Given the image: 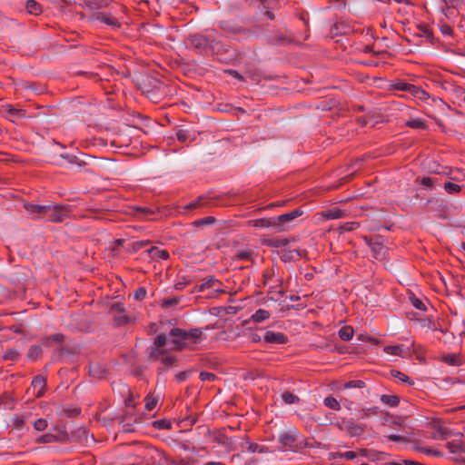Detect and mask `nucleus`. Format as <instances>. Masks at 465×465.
<instances>
[{"mask_svg":"<svg viewBox=\"0 0 465 465\" xmlns=\"http://www.w3.org/2000/svg\"><path fill=\"white\" fill-rule=\"evenodd\" d=\"M202 334L203 329L201 328H193L188 331L181 328H173L168 334L171 338V350L182 351L184 349L191 348L201 341Z\"/></svg>","mask_w":465,"mask_h":465,"instance_id":"1","label":"nucleus"},{"mask_svg":"<svg viewBox=\"0 0 465 465\" xmlns=\"http://www.w3.org/2000/svg\"><path fill=\"white\" fill-rule=\"evenodd\" d=\"M188 47L197 50L201 54L222 53L225 51V45L217 39L203 34H193L187 37Z\"/></svg>","mask_w":465,"mask_h":465,"instance_id":"2","label":"nucleus"},{"mask_svg":"<svg viewBox=\"0 0 465 465\" xmlns=\"http://www.w3.org/2000/svg\"><path fill=\"white\" fill-rule=\"evenodd\" d=\"M278 441L281 444L280 450L283 451L301 452L305 448L312 447L308 440L303 438L296 429L280 433Z\"/></svg>","mask_w":465,"mask_h":465,"instance_id":"3","label":"nucleus"},{"mask_svg":"<svg viewBox=\"0 0 465 465\" xmlns=\"http://www.w3.org/2000/svg\"><path fill=\"white\" fill-rule=\"evenodd\" d=\"M219 27L223 31L235 36L237 40L247 39L254 35L252 29L245 28L229 21H220Z\"/></svg>","mask_w":465,"mask_h":465,"instance_id":"4","label":"nucleus"},{"mask_svg":"<svg viewBox=\"0 0 465 465\" xmlns=\"http://www.w3.org/2000/svg\"><path fill=\"white\" fill-rule=\"evenodd\" d=\"M70 212V207L66 205L48 204L45 212L44 219L53 223H62Z\"/></svg>","mask_w":465,"mask_h":465,"instance_id":"5","label":"nucleus"},{"mask_svg":"<svg viewBox=\"0 0 465 465\" xmlns=\"http://www.w3.org/2000/svg\"><path fill=\"white\" fill-rule=\"evenodd\" d=\"M89 21L104 24L113 30H116L121 27V23L118 18L107 12H94L90 15Z\"/></svg>","mask_w":465,"mask_h":465,"instance_id":"6","label":"nucleus"},{"mask_svg":"<svg viewBox=\"0 0 465 465\" xmlns=\"http://www.w3.org/2000/svg\"><path fill=\"white\" fill-rule=\"evenodd\" d=\"M303 211L300 208L294 209L290 213H286L281 214L279 216L274 217L275 222V232H284L289 228L288 223L292 222L294 219L302 215Z\"/></svg>","mask_w":465,"mask_h":465,"instance_id":"7","label":"nucleus"},{"mask_svg":"<svg viewBox=\"0 0 465 465\" xmlns=\"http://www.w3.org/2000/svg\"><path fill=\"white\" fill-rule=\"evenodd\" d=\"M393 89L408 92L411 95H413L414 97L419 98V99H424L426 96L429 95L428 93H426L420 87L416 86L411 84H409V83L401 82V81H399L396 84H394Z\"/></svg>","mask_w":465,"mask_h":465,"instance_id":"8","label":"nucleus"},{"mask_svg":"<svg viewBox=\"0 0 465 465\" xmlns=\"http://www.w3.org/2000/svg\"><path fill=\"white\" fill-rule=\"evenodd\" d=\"M260 2L258 10L263 14L269 20H274L275 15L273 10L280 7V2L278 0H258Z\"/></svg>","mask_w":465,"mask_h":465,"instance_id":"9","label":"nucleus"},{"mask_svg":"<svg viewBox=\"0 0 465 465\" xmlns=\"http://www.w3.org/2000/svg\"><path fill=\"white\" fill-rule=\"evenodd\" d=\"M239 448L246 450L252 453H267L269 451L268 447L251 442L248 436H243L242 438V440L239 442Z\"/></svg>","mask_w":465,"mask_h":465,"instance_id":"10","label":"nucleus"},{"mask_svg":"<svg viewBox=\"0 0 465 465\" xmlns=\"http://www.w3.org/2000/svg\"><path fill=\"white\" fill-rule=\"evenodd\" d=\"M341 429L345 430L351 437L360 436L364 432V427L356 424L352 419L343 420Z\"/></svg>","mask_w":465,"mask_h":465,"instance_id":"11","label":"nucleus"},{"mask_svg":"<svg viewBox=\"0 0 465 465\" xmlns=\"http://www.w3.org/2000/svg\"><path fill=\"white\" fill-rule=\"evenodd\" d=\"M384 351L391 355L407 357L411 355V347L405 346L404 344L388 345L384 347Z\"/></svg>","mask_w":465,"mask_h":465,"instance_id":"12","label":"nucleus"},{"mask_svg":"<svg viewBox=\"0 0 465 465\" xmlns=\"http://www.w3.org/2000/svg\"><path fill=\"white\" fill-rule=\"evenodd\" d=\"M263 340L267 343L272 344H285L288 341V338L282 332H274L267 331L264 333Z\"/></svg>","mask_w":465,"mask_h":465,"instance_id":"13","label":"nucleus"},{"mask_svg":"<svg viewBox=\"0 0 465 465\" xmlns=\"http://www.w3.org/2000/svg\"><path fill=\"white\" fill-rule=\"evenodd\" d=\"M351 30L349 24L344 21H338L331 26L330 34L331 37H335L337 35H348Z\"/></svg>","mask_w":465,"mask_h":465,"instance_id":"14","label":"nucleus"},{"mask_svg":"<svg viewBox=\"0 0 465 465\" xmlns=\"http://www.w3.org/2000/svg\"><path fill=\"white\" fill-rule=\"evenodd\" d=\"M64 336L63 334H60V333L52 334L50 336L45 337L42 340V343L44 346H50V344L52 342H55V343L59 344V347L54 352V356L56 353L60 355V354H62V351H63V348L61 347V345L64 341Z\"/></svg>","mask_w":465,"mask_h":465,"instance_id":"15","label":"nucleus"},{"mask_svg":"<svg viewBox=\"0 0 465 465\" xmlns=\"http://www.w3.org/2000/svg\"><path fill=\"white\" fill-rule=\"evenodd\" d=\"M304 252H305V251L299 250V249L284 250L281 256V260L283 262H295V261L301 259L303 256Z\"/></svg>","mask_w":465,"mask_h":465,"instance_id":"16","label":"nucleus"},{"mask_svg":"<svg viewBox=\"0 0 465 465\" xmlns=\"http://www.w3.org/2000/svg\"><path fill=\"white\" fill-rule=\"evenodd\" d=\"M24 207L29 213L35 215L36 218L44 219L45 212L46 211V205L25 203Z\"/></svg>","mask_w":465,"mask_h":465,"instance_id":"17","label":"nucleus"},{"mask_svg":"<svg viewBox=\"0 0 465 465\" xmlns=\"http://www.w3.org/2000/svg\"><path fill=\"white\" fill-rule=\"evenodd\" d=\"M31 384L35 389H38L37 392L35 393V396L42 397L44 395L45 389L46 386V379L42 375H37L34 377Z\"/></svg>","mask_w":465,"mask_h":465,"instance_id":"18","label":"nucleus"},{"mask_svg":"<svg viewBox=\"0 0 465 465\" xmlns=\"http://www.w3.org/2000/svg\"><path fill=\"white\" fill-rule=\"evenodd\" d=\"M107 371L99 363H93L89 366V375L95 379L105 378Z\"/></svg>","mask_w":465,"mask_h":465,"instance_id":"19","label":"nucleus"},{"mask_svg":"<svg viewBox=\"0 0 465 465\" xmlns=\"http://www.w3.org/2000/svg\"><path fill=\"white\" fill-rule=\"evenodd\" d=\"M447 449L454 454L465 453V443L460 440H454L447 442Z\"/></svg>","mask_w":465,"mask_h":465,"instance_id":"20","label":"nucleus"},{"mask_svg":"<svg viewBox=\"0 0 465 465\" xmlns=\"http://www.w3.org/2000/svg\"><path fill=\"white\" fill-rule=\"evenodd\" d=\"M216 284L221 285L219 280H217L214 276H208L204 279L203 282L195 286V289L198 292H203L204 290L209 288H213Z\"/></svg>","mask_w":465,"mask_h":465,"instance_id":"21","label":"nucleus"},{"mask_svg":"<svg viewBox=\"0 0 465 465\" xmlns=\"http://www.w3.org/2000/svg\"><path fill=\"white\" fill-rule=\"evenodd\" d=\"M290 242H291L290 239L276 237V238L265 239L263 241V243L269 247L280 248V247L288 245L290 243Z\"/></svg>","mask_w":465,"mask_h":465,"instance_id":"22","label":"nucleus"},{"mask_svg":"<svg viewBox=\"0 0 465 465\" xmlns=\"http://www.w3.org/2000/svg\"><path fill=\"white\" fill-rule=\"evenodd\" d=\"M254 227L260 228H273L275 230L274 217L271 218H260L252 221Z\"/></svg>","mask_w":465,"mask_h":465,"instance_id":"23","label":"nucleus"},{"mask_svg":"<svg viewBox=\"0 0 465 465\" xmlns=\"http://www.w3.org/2000/svg\"><path fill=\"white\" fill-rule=\"evenodd\" d=\"M441 361L450 366H460L462 364L460 355L456 353L444 354L441 357Z\"/></svg>","mask_w":465,"mask_h":465,"instance_id":"24","label":"nucleus"},{"mask_svg":"<svg viewBox=\"0 0 465 465\" xmlns=\"http://www.w3.org/2000/svg\"><path fill=\"white\" fill-rule=\"evenodd\" d=\"M434 429L436 430V433L433 435L434 439L444 440L452 435V431L447 427L437 425Z\"/></svg>","mask_w":465,"mask_h":465,"instance_id":"25","label":"nucleus"},{"mask_svg":"<svg viewBox=\"0 0 465 465\" xmlns=\"http://www.w3.org/2000/svg\"><path fill=\"white\" fill-rule=\"evenodd\" d=\"M3 109L9 115L16 117V118H24L25 117V111L20 108H15L12 104H5L3 105Z\"/></svg>","mask_w":465,"mask_h":465,"instance_id":"26","label":"nucleus"},{"mask_svg":"<svg viewBox=\"0 0 465 465\" xmlns=\"http://www.w3.org/2000/svg\"><path fill=\"white\" fill-rule=\"evenodd\" d=\"M25 8L27 13L33 15H38L42 13L41 5L35 0H27Z\"/></svg>","mask_w":465,"mask_h":465,"instance_id":"27","label":"nucleus"},{"mask_svg":"<svg viewBox=\"0 0 465 465\" xmlns=\"http://www.w3.org/2000/svg\"><path fill=\"white\" fill-rule=\"evenodd\" d=\"M270 317V312L264 309H258L251 317L253 322H262Z\"/></svg>","mask_w":465,"mask_h":465,"instance_id":"28","label":"nucleus"},{"mask_svg":"<svg viewBox=\"0 0 465 465\" xmlns=\"http://www.w3.org/2000/svg\"><path fill=\"white\" fill-rule=\"evenodd\" d=\"M381 401L390 407H396L400 403V398L397 395L382 394L381 396Z\"/></svg>","mask_w":465,"mask_h":465,"instance_id":"29","label":"nucleus"},{"mask_svg":"<svg viewBox=\"0 0 465 465\" xmlns=\"http://www.w3.org/2000/svg\"><path fill=\"white\" fill-rule=\"evenodd\" d=\"M148 353L150 358L153 359H159V357H163L166 355L167 350L164 348L157 347L154 344L148 348Z\"/></svg>","mask_w":465,"mask_h":465,"instance_id":"30","label":"nucleus"},{"mask_svg":"<svg viewBox=\"0 0 465 465\" xmlns=\"http://www.w3.org/2000/svg\"><path fill=\"white\" fill-rule=\"evenodd\" d=\"M148 253L153 258H159L162 260H166L169 258V252L166 250H159L157 247H151L148 250Z\"/></svg>","mask_w":465,"mask_h":465,"instance_id":"31","label":"nucleus"},{"mask_svg":"<svg viewBox=\"0 0 465 465\" xmlns=\"http://www.w3.org/2000/svg\"><path fill=\"white\" fill-rule=\"evenodd\" d=\"M368 244L371 247L372 252L374 253L375 258H381L383 255L382 251L384 247L381 242L378 241H370L368 242Z\"/></svg>","mask_w":465,"mask_h":465,"instance_id":"32","label":"nucleus"},{"mask_svg":"<svg viewBox=\"0 0 465 465\" xmlns=\"http://www.w3.org/2000/svg\"><path fill=\"white\" fill-rule=\"evenodd\" d=\"M353 329L351 327V326H344L342 328L340 329L339 331V337L342 340V341H350L352 339L353 337Z\"/></svg>","mask_w":465,"mask_h":465,"instance_id":"33","label":"nucleus"},{"mask_svg":"<svg viewBox=\"0 0 465 465\" xmlns=\"http://www.w3.org/2000/svg\"><path fill=\"white\" fill-rule=\"evenodd\" d=\"M42 347L40 345L30 346L27 357L32 361H36L42 355Z\"/></svg>","mask_w":465,"mask_h":465,"instance_id":"34","label":"nucleus"},{"mask_svg":"<svg viewBox=\"0 0 465 465\" xmlns=\"http://www.w3.org/2000/svg\"><path fill=\"white\" fill-rule=\"evenodd\" d=\"M281 397L282 401L286 404H294L300 401V398L290 391L282 392Z\"/></svg>","mask_w":465,"mask_h":465,"instance_id":"35","label":"nucleus"},{"mask_svg":"<svg viewBox=\"0 0 465 465\" xmlns=\"http://www.w3.org/2000/svg\"><path fill=\"white\" fill-rule=\"evenodd\" d=\"M406 125L414 129H424L426 123L420 118H411L406 122Z\"/></svg>","mask_w":465,"mask_h":465,"instance_id":"36","label":"nucleus"},{"mask_svg":"<svg viewBox=\"0 0 465 465\" xmlns=\"http://www.w3.org/2000/svg\"><path fill=\"white\" fill-rule=\"evenodd\" d=\"M176 138L179 142L185 143L193 140L192 134L188 130L179 129L176 132Z\"/></svg>","mask_w":465,"mask_h":465,"instance_id":"37","label":"nucleus"},{"mask_svg":"<svg viewBox=\"0 0 465 465\" xmlns=\"http://www.w3.org/2000/svg\"><path fill=\"white\" fill-rule=\"evenodd\" d=\"M391 373L392 377L399 379L400 381H401L404 383H408L409 385L414 384V382L411 381V379L409 376H407L406 374H404L403 372H401L400 371L392 370L391 371Z\"/></svg>","mask_w":465,"mask_h":465,"instance_id":"38","label":"nucleus"},{"mask_svg":"<svg viewBox=\"0 0 465 465\" xmlns=\"http://www.w3.org/2000/svg\"><path fill=\"white\" fill-rule=\"evenodd\" d=\"M323 403L326 407L334 411H338L341 408L339 401L332 396L326 397Z\"/></svg>","mask_w":465,"mask_h":465,"instance_id":"39","label":"nucleus"},{"mask_svg":"<svg viewBox=\"0 0 465 465\" xmlns=\"http://www.w3.org/2000/svg\"><path fill=\"white\" fill-rule=\"evenodd\" d=\"M323 215L327 219H339L342 217L343 212L338 208H334L325 211Z\"/></svg>","mask_w":465,"mask_h":465,"instance_id":"40","label":"nucleus"},{"mask_svg":"<svg viewBox=\"0 0 465 465\" xmlns=\"http://www.w3.org/2000/svg\"><path fill=\"white\" fill-rule=\"evenodd\" d=\"M19 356H20L19 351L16 349L12 348V349L6 350L5 351L3 357L5 361H16L19 358Z\"/></svg>","mask_w":465,"mask_h":465,"instance_id":"41","label":"nucleus"},{"mask_svg":"<svg viewBox=\"0 0 465 465\" xmlns=\"http://www.w3.org/2000/svg\"><path fill=\"white\" fill-rule=\"evenodd\" d=\"M57 436L52 433H45L39 438H37L36 441L38 443H52L57 440Z\"/></svg>","mask_w":465,"mask_h":465,"instance_id":"42","label":"nucleus"},{"mask_svg":"<svg viewBox=\"0 0 465 465\" xmlns=\"http://www.w3.org/2000/svg\"><path fill=\"white\" fill-rule=\"evenodd\" d=\"M215 223V218L213 216H207L193 222L194 226L203 227L204 225H211Z\"/></svg>","mask_w":465,"mask_h":465,"instance_id":"43","label":"nucleus"},{"mask_svg":"<svg viewBox=\"0 0 465 465\" xmlns=\"http://www.w3.org/2000/svg\"><path fill=\"white\" fill-rule=\"evenodd\" d=\"M365 387V382L361 380H352L343 384V389L358 388L361 389Z\"/></svg>","mask_w":465,"mask_h":465,"instance_id":"44","label":"nucleus"},{"mask_svg":"<svg viewBox=\"0 0 465 465\" xmlns=\"http://www.w3.org/2000/svg\"><path fill=\"white\" fill-rule=\"evenodd\" d=\"M443 188L448 193L450 194L457 193L461 190L460 185L450 182L445 183Z\"/></svg>","mask_w":465,"mask_h":465,"instance_id":"45","label":"nucleus"},{"mask_svg":"<svg viewBox=\"0 0 465 465\" xmlns=\"http://www.w3.org/2000/svg\"><path fill=\"white\" fill-rule=\"evenodd\" d=\"M114 322L115 325L122 326L128 324L131 322V317L125 314L120 313L119 315L114 316Z\"/></svg>","mask_w":465,"mask_h":465,"instance_id":"46","label":"nucleus"},{"mask_svg":"<svg viewBox=\"0 0 465 465\" xmlns=\"http://www.w3.org/2000/svg\"><path fill=\"white\" fill-rule=\"evenodd\" d=\"M168 342V337L164 333L158 334L153 341V344L157 347L163 348Z\"/></svg>","mask_w":465,"mask_h":465,"instance_id":"47","label":"nucleus"},{"mask_svg":"<svg viewBox=\"0 0 465 465\" xmlns=\"http://www.w3.org/2000/svg\"><path fill=\"white\" fill-rule=\"evenodd\" d=\"M60 157L65 159L70 163L77 164L79 166L85 164L84 161L79 160L77 156L73 154H60Z\"/></svg>","mask_w":465,"mask_h":465,"instance_id":"48","label":"nucleus"},{"mask_svg":"<svg viewBox=\"0 0 465 465\" xmlns=\"http://www.w3.org/2000/svg\"><path fill=\"white\" fill-rule=\"evenodd\" d=\"M153 427L157 430H169L172 427L171 421L167 420H158L153 422Z\"/></svg>","mask_w":465,"mask_h":465,"instance_id":"49","label":"nucleus"},{"mask_svg":"<svg viewBox=\"0 0 465 465\" xmlns=\"http://www.w3.org/2000/svg\"><path fill=\"white\" fill-rule=\"evenodd\" d=\"M442 2L444 3L447 11L450 9H458L462 4L461 0H442Z\"/></svg>","mask_w":465,"mask_h":465,"instance_id":"50","label":"nucleus"},{"mask_svg":"<svg viewBox=\"0 0 465 465\" xmlns=\"http://www.w3.org/2000/svg\"><path fill=\"white\" fill-rule=\"evenodd\" d=\"M47 424L48 423L45 419L39 418L34 421L33 426H34L35 430H36L38 431H42L46 429Z\"/></svg>","mask_w":465,"mask_h":465,"instance_id":"51","label":"nucleus"},{"mask_svg":"<svg viewBox=\"0 0 465 465\" xmlns=\"http://www.w3.org/2000/svg\"><path fill=\"white\" fill-rule=\"evenodd\" d=\"M157 401V399L151 397L150 395H147L145 397V409L149 411H153L155 408Z\"/></svg>","mask_w":465,"mask_h":465,"instance_id":"52","label":"nucleus"},{"mask_svg":"<svg viewBox=\"0 0 465 465\" xmlns=\"http://www.w3.org/2000/svg\"><path fill=\"white\" fill-rule=\"evenodd\" d=\"M23 88L32 90L36 94H42L44 92V87L38 86L35 83H25Z\"/></svg>","mask_w":465,"mask_h":465,"instance_id":"53","label":"nucleus"},{"mask_svg":"<svg viewBox=\"0 0 465 465\" xmlns=\"http://www.w3.org/2000/svg\"><path fill=\"white\" fill-rule=\"evenodd\" d=\"M411 304L416 309H418L420 311H426L427 310L426 305L424 304V302L420 299L413 296V297L411 298Z\"/></svg>","mask_w":465,"mask_h":465,"instance_id":"54","label":"nucleus"},{"mask_svg":"<svg viewBox=\"0 0 465 465\" xmlns=\"http://www.w3.org/2000/svg\"><path fill=\"white\" fill-rule=\"evenodd\" d=\"M146 289L143 288V287H140L138 289H136L134 292V298L136 300V301H143L145 296H146Z\"/></svg>","mask_w":465,"mask_h":465,"instance_id":"55","label":"nucleus"},{"mask_svg":"<svg viewBox=\"0 0 465 465\" xmlns=\"http://www.w3.org/2000/svg\"><path fill=\"white\" fill-rule=\"evenodd\" d=\"M181 298H178V297H173V298H166L163 301V307L164 308H170L172 306H174L176 304H178V302H180Z\"/></svg>","mask_w":465,"mask_h":465,"instance_id":"56","label":"nucleus"},{"mask_svg":"<svg viewBox=\"0 0 465 465\" xmlns=\"http://www.w3.org/2000/svg\"><path fill=\"white\" fill-rule=\"evenodd\" d=\"M25 424V417L16 415L13 418V425L15 429L21 430Z\"/></svg>","mask_w":465,"mask_h":465,"instance_id":"57","label":"nucleus"},{"mask_svg":"<svg viewBox=\"0 0 465 465\" xmlns=\"http://www.w3.org/2000/svg\"><path fill=\"white\" fill-rule=\"evenodd\" d=\"M124 312V306L121 302H114L110 306V312L112 313H123Z\"/></svg>","mask_w":465,"mask_h":465,"instance_id":"58","label":"nucleus"},{"mask_svg":"<svg viewBox=\"0 0 465 465\" xmlns=\"http://www.w3.org/2000/svg\"><path fill=\"white\" fill-rule=\"evenodd\" d=\"M379 412V407L373 406L371 408H365L362 410V415L361 418L364 419L365 417H368L369 415H377Z\"/></svg>","mask_w":465,"mask_h":465,"instance_id":"59","label":"nucleus"},{"mask_svg":"<svg viewBox=\"0 0 465 465\" xmlns=\"http://www.w3.org/2000/svg\"><path fill=\"white\" fill-rule=\"evenodd\" d=\"M200 379L201 381H213L216 379V375L214 373H212V372H207V371H201L200 372Z\"/></svg>","mask_w":465,"mask_h":465,"instance_id":"60","label":"nucleus"},{"mask_svg":"<svg viewBox=\"0 0 465 465\" xmlns=\"http://www.w3.org/2000/svg\"><path fill=\"white\" fill-rule=\"evenodd\" d=\"M192 373V371H180L175 375V379L178 382L186 381Z\"/></svg>","mask_w":465,"mask_h":465,"instance_id":"61","label":"nucleus"},{"mask_svg":"<svg viewBox=\"0 0 465 465\" xmlns=\"http://www.w3.org/2000/svg\"><path fill=\"white\" fill-rule=\"evenodd\" d=\"M360 224L356 222H350V223H345L342 226H341V229L343 231H346V232H351V231H354L356 230L357 228H359Z\"/></svg>","mask_w":465,"mask_h":465,"instance_id":"62","label":"nucleus"},{"mask_svg":"<svg viewBox=\"0 0 465 465\" xmlns=\"http://www.w3.org/2000/svg\"><path fill=\"white\" fill-rule=\"evenodd\" d=\"M336 456L350 460L355 459L357 454L354 451H345V452H337Z\"/></svg>","mask_w":465,"mask_h":465,"instance_id":"63","label":"nucleus"},{"mask_svg":"<svg viewBox=\"0 0 465 465\" xmlns=\"http://www.w3.org/2000/svg\"><path fill=\"white\" fill-rule=\"evenodd\" d=\"M290 42V39L282 35H276L273 39H272V43L275 44V45H285L287 43Z\"/></svg>","mask_w":465,"mask_h":465,"instance_id":"64","label":"nucleus"}]
</instances>
